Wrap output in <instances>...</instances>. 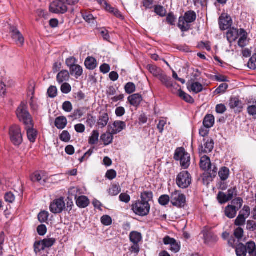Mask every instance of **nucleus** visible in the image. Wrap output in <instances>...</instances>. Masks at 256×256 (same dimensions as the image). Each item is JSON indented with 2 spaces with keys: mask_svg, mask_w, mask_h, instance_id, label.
<instances>
[{
  "mask_svg": "<svg viewBox=\"0 0 256 256\" xmlns=\"http://www.w3.org/2000/svg\"><path fill=\"white\" fill-rule=\"evenodd\" d=\"M106 10L108 11H109L111 13H112L117 18H123V16L122 15L120 12L118 10L111 7L110 6H108V8Z\"/></svg>",
  "mask_w": 256,
  "mask_h": 256,
  "instance_id": "54",
  "label": "nucleus"
},
{
  "mask_svg": "<svg viewBox=\"0 0 256 256\" xmlns=\"http://www.w3.org/2000/svg\"><path fill=\"white\" fill-rule=\"evenodd\" d=\"M76 203L78 207L84 208L88 206L90 202L86 196H80L76 199Z\"/></svg>",
  "mask_w": 256,
  "mask_h": 256,
  "instance_id": "25",
  "label": "nucleus"
},
{
  "mask_svg": "<svg viewBox=\"0 0 256 256\" xmlns=\"http://www.w3.org/2000/svg\"><path fill=\"white\" fill-rule=\"evenodd\" d=\"M204 143L198 148L200 153H209L214 148V142L212 139H208L206 141L204 140Z\"/></svg>",
  "mask_w": 256,
  "mask_h": 256,
  "instance_id": "13",
  "label": "nucleus"
},
{
  "mask_svg": "<svg viewBox=\"0 0 256 256\" xmlns=\"http://www.w3.org/2000/svg\"><path fill=\"white\" fill-rule=\"evenodd\" d=\"M154 12L160 16L163 17L166 16V10L160 6H156L154 8Z\"/></svg>",
  "mask_w": 256,
  "mask_h": 256,
  "instance_id": "47",
  "label": "nucleus"
},
{
  "mask_svg": "<svg viewBox=\"0 0 256 256\" xmlns=\"http://www.w3.org/2000/svg\"><path fill=\"white\" fill-rule=\"evenodd\" d=\"M142 100V96L138 94H132L128 98V100L130 104L134 106H139Z\"/></svg>",
  "mask_w": 256,
  "mask_h": 256,
  "instance_id": "19",
  "label": "nucleus"
},
{
  "mask_svg": "<svg viewBox=\"0 0 256 256\" xmlns=\"http://www.w3.org/2000/svg\"><path fill=\"white\" fill-rule=\"evenodd\" d=\"M62 109L64 111L70 112L72 110V103L69 101H66L62 104Z\"/></svg>",
  "mask_w": 256,
  "mask_h": 256,
  "instance_id": "57",
  "label": "nucleus"
},
{
  "mask_svg": "<svg viewBox=\"0 0 256 256\" xmlns=\"http://www.w3.org/2000/svg\"><path fill=\"white\" fill-rule=\"evenodd\" d=\"M42 240L45 248L52 246L56 242L54 238H45Z\"/></svg>",
  "mask_w": 256,
  "mask_h": 256,
  "instance_id": "52",
  "label": "nucleus"
},
{
  "mask_svg": "<svg viewBox=\"0 0 256 256\" xmlns=\"http://www.w3.org/2000/svg\"><path fill=\"white\" fill-rule=\"evenodd\" d=\"M146 68L154 76L158 78L163 72V71L160 68H158L154 65L148 64Z\"/></svg>",
  "mask_w": 256,
  "mask_h": 256,
  "instance_id": "23",
  "label": "nucleus"
},
{
  "mask_svg": "<svg viewBox=\"0 0 256 256\" xmlns=\"http://www.w3.org/2000/svg\"><path fill=\"white\" fill-rule=\"evenodd\" d=\"M65 208L66 204L62 198L54 200L50 206V212L56 214L62 212Z\"/></svg>",
  "mask_w": 256,
  "mask_h": 256,
  "instance_id": "9",
  "label": "nucleus"
},
{
  "mask_svg": "<svg viewBox=\"0 0 256 256\" xmlns=\"http://www.w3.org/2000/svg\"><path fill=\"white\" fill-rule=\"evenodd\" d=\"M246 216L241 214H240L235 220V225L237 226H243L246 222Z\"/></svg>",
  "mask_w": 256,
  "mask_h": 256,
  "instance_id": "45",
  "label": "nucleus"
},
{
  "mask_svg": "<svg viewBox=\"0 0 256 256\" xmlns=\"http://www.w3.org/2000/svg\"><path fill=\"white\" fill-rule=\"evenodd\" d=\"M126 93L130 94L136 90V86L132 82H128L124 87Z\"/></svg>",
  "mask_w": 256,
  "mask_h": 256,
  "instance_id": "48",
  "label": "nucleus"
},
{
  "mask_svg": "<svg viewBox=\"0 0 256 256\" xmlns=\"http://www.w3.org/2000/svg\"><path fill=\"white\" fill-rule=\"evenodd\" d=\"M60 90L62 93L68 94L72 90V87L69 84L64 82L62 84Z\"/></svg>",
  "mask_w": 256,
  "mask_h": 256,
  "instance_id": "51",
  "label": "nucleus"
},
{
  "mask_svg": "<svg viewBox=\"0 0 256 256\" xmlns=\"http://www.w3.org/2000/svg\"><path fill=\"white\" fill-rule=\"evenodd\" d=\"M109 121V116L106 112H102L98 120L97 124L100 128L105 127L108 124Z\"/></svg>",
  "mask_w": 256,
  "mask_h": 256,
  "instance_id": "16",
  "label": "nucleus"
},
{
  "mask_svg": "<svg viewBox=\"0 0 256 256\" xmlns=\"http://www.w3.org/2000/svg\"><path fill=\"white\" fill-rule=\"evenodd\" d=\"M176 240L169 236H166L164 238L163 242L164 244L170 245V247L172 246L173 244L176 242Z\"/></svg>",
  "mask_w": 256,
  "mask_h": 256,
  "instance_id": "61",
  "label": "nucleus"
},
{
  "mask_svg": "<svg viewBox=\"0 0 256 256\" xmlns=\"http://www.w3.org/2000/svg\"><path fill=\"white\" fill-rule=\"evenodd\" d=\"M248 66L250 69L256 68V54H254L248 62Z\"/></svg>",
  "mask_w": 256,
  "mask_h": 256,
  "instance_id": "55",
  "label": "nucleus"
},
{
  "mask_svg": "<svg viewBox=\"0 0 256 256\" xmlns=\"http://www.w3.org/2000/svg\"><path fill=\"white\" fill-rule=\"evenodd\" d=\"M84 64L87 68L94 70L96 66V61L94 58L88 57L85 60Z\"/></svg>",
  "mask_w": 256,
  "mask_h": 256,
  "instance_id": "33",
  "label": "nucleus"
},
{
  "mask_svg": "<svg viewBox=\"0 0 256 256\" xmlns=\"http://www.w3.org/2000/svg\"><path fill=\"white\" fill-rule=\"evenodd\" d=\"M48 94L50 98H55L57 95V88L56 86H50L48 90Z\"/></svg>",
  "mask_w": 256,
  "mask_h": 256,
  "instance_id": "53",
  "label": "nucleus"
},
{
  "mask_svg": "<svg viewBox=\"0 0 256 256\" xmlns=\"http://www.w3.org/2000/svg\"><path fill=\"white\" fill-rule=\"evenodd\" d=\"M219 24L222 30L228 29L232 24L231 18L226 14H222L219 18Z\"/></svg>",
  "mask_w": 256,
  "mask_h": 256,
  "instance_id": "12",
  "label": "nucleus"
},
{
  "mask_svg": "<svg viewBox=\"0 0 256 256\" xmlns=\"http://www.w3.org/2000/svg\"><path fill=\"white\" fill-rule=\"evenodd\" d=\"M130 238L134 244H138L142 240V234L136 232H132L130 234Z\"/></svg>",
  "mask_w": 256,
  "mask_h": 256,
  "instance_id": "34",
  "label": "nucleus"
},
{
  "mask_svg": "<svg viewBox=\"0 0 256 256\" xmlns=\"http://www.w3.org/2000/svg\"><path fill=\"white\" fill-rule=\"evenodd\" d=\"M228 88V84H222L216 90L214 93L215 94H220L224 93Z\"/></svg>",
  "mask_w": 256,
  "mask_h": 256,
  "instance_id": "49",
  "label": "nucleus"
},
{
  "mask_svg": "<svg viewBox=\"0 0 256 256\" xmlns=\"http://www.w3.org/2000/svg\"><path fill=\"white\" fill-rule=\"evenodd\" d=\"M132 210L134 212L139 216H147L150 210L149 203L143 202L140 200L135 201L132 206Z\"/></svg>",
  "mask_w": 256,
  "mask_h": 256,
  "instance_id": "4",
  "label": "nucleus"
},
{
  "mask_svg": "<svg viewBox=\"0 0 256 256\" xmlns=\"http://www.w3.org/2000/svg\"><path fill=\"white\" fill-rule=\"evenodd\" d=\"M114 134H112V132L110 131V132H106L102 134L101 136V139L104 142L105 146L110 144L112 142L113 140V135Z\"/></svg>",
  "mask_w": 256,
  "mask_h": 256,
  "instance_id": "30",
  "label": "nucleus"
},
{
  "mask_svg": "<svg viewBox=\"0 0 256 256\" xmlns=\"http://www.w3.org/2000/svg\"><path fill=\"white\" fill-rule=\"evenodd\" d=\"M158 79L160 80L161 82L165 86L168 88L173 93L174 92V89L176 86H179L176 83H174L172 80V78L168 76L164 72L160 76Z\"/></svg>",
  "mask_w": 256,
  "mask_h": 256,
  "instance_id": "11",
  "label": "nucleus"
},
{
  "mask_svg": "<svg viewBox=\"0 0 256 256\" xmlns=\"http://www.w3.org/2000/svg\"><path fill=\"white\" fill-rule=\"evenodd\" d=\"M224 212L226 216L228 218H232L236 216L237 210L235 206L228 205L226 208Z\"/></svg>",
  "mask_w": 256,
  "mask_h": 256,
  "instance_id": "22",
  "label": "nucleus"
},
{
  "mask_svg": "<svg viewBox=\"0 0 256 256\" xmlns=\"http://www.w3.org/2000/svg\"><path fill=\"white\" fill-rule=\"evenodd\" d=\"M214 124V117L212 114H207L204 118L203 124L206 128H212Z\"/></svg>",
  "mask_w": 256,
  "mask_h": 256,
  "instance_id": "24",
  "label": "nucleus"
},
{
  "mask_svg": "<svg viewBox=\"0 0 256 256\" xmlns=\"http://www.w3.org/2000/svg\"><path fill=\"white\" fill-rule=\"evenodd\" d=\"M218 198L219 200V202L220 204H224L226 202H228V200H226L228 198V196L227 194H226L225 193L223 192H219L218 195Z\"/></svg>",
  "mask_w": 256,
  "mask_h": 256,
  "instance_id": "50",
  "label": "nucleus"
},
{
  "mask_svg": "<svg viewBox=\"0 0 256 256\" xmlns=\"http://www.w3.org/2000/svg\"><path fill=\"white\" fill-rule=\"evenodd\" d=\"M174 158L176 160L180 161V165L184 169L188 168L190 165V154L183 148H179L176 150Z\"/></svg>",
  "mask_w": 256,
  "mask_h": 256,
  "instance_id": "3",
  "label": "nucleus"
},
{
  "mask_svg": "<svg viewBox=\"0 0 256 256\" xmlns=\"http://www.w3.org/2000/svg\"><path fill=\"white\" fill-rule=\"evenodd\" d=\"M50 10L54 14H64L68 8L64 0H54L50 6Z\"/></svg>",
  "mask_w": 256,
  "mask_h": 256,
  "instance_id": "8",
  "label": "nucleus"
},
{
  "mask_svg": "<svg viewBox=\"0 0 256 256\" xmlns=\"http://www.w3.org/2000/svg\"><path fill=\"white\" fill-rule=\"evenodd\" d=\"M191 182V176L187 171L180 172L177 176L176 182L178 186L181 188H188Z\"/></svg>",
  "mask_w": 256,
  "mask_h": 256,
  "instance_id": "7",
  "label": "nucleus"
},
{
  "mask_svg": "<svg viewBox=\"0 0 256 256\" xmlns=\"http://www.w3.org/2000/svg\"><path fill=\"white\" fill-rule=\"evenodd\" d=\"M55 126L58 129H64L67 124L66 118L63 116H59L56 119Z\"/></svg>",
  "mask_w": 256,
  "mask_h": 256,
  "instance_id": "28",
  "label": "nucleus"
},
{
  "mask_svg": "<svg viewBox=\"0 0 256 256\" xmlns=\"http://www.w3.org/2000/svg\"><path fill=\"white\" fill-rule=\"evenodd\" d=\"M101 222L105 226H110L112 223V220L110 216L105 215L102 217Z\"/></svg>",
  "mask_w": 256,
  "mask_h": 256,
  "instance_id": "58",
  "label": "nucleus"
},
{
  "mask_svg": "<svg viewBox=\"0 0 256 256\" xmlns=\"http://www.w3.org/2000/svg\"><path fill=\"white\" fill-rule=\"evenodd\" d=\"M200 166L202 170H209L212 166L210 158L206 156H202L200 160Z\"/></svg>",
  "mask_w": 256,
  "mask_h": 256,
  "instance_id": "18",
  "label": "nucleus"
},
{
  "mask_svg": "<svg viewBox=\"0 0 256 256\" xmlns=\"http://www.w3.org/2000/svg\"><path fill=\"white\" fill-rule=\"evenodd\" d=\"M113 128L112 130V134H116L126 128L125 122L122 121H115L113 124Z\"/></svg>",
  "mask_w": 256,
  "mask_h": 256,
  "instance_id": "15",
  "label": "nucleus"
},
{
  "mask_svg": "<svg viewBox=\"0 0 256 256\" xmlns=\"http://www.w3.org/2000/svg\"><path fill=\"white\" fill-rule=\"evenodd\" d=\"M48 216L49 214L48 212L46 211L41 212L38 215V220L40 222H45L48 220Z\"/></svg>",
  "mask_w": 256,
  "mask_h": 256,
  "instance_id": "46",
  "label": "nucleus"
},
{
  "mask_svg": "<svg viewBox=\"0 0 256 256\" xmlns=\"http://www.w3.org/2000/svg\"><path fill=\"white\" fill-rule=\"evenodd\" d=\"M17 116L26 126L28 138L31 142H34L37 137V132L33 128L32 118L27 110L26 104L22 102L16 110Z\"/></svg>",
  "mask_w": 256,
  "mask_h": 256,
  "instance_id": "1",
  "label": "nucleus"
},
{
  "mask_svg": "<svg viewBox=\"0 0 256 256\" xmlns=\"http://www.w3.org/2000/svg\"><path fill=\"white\" fill-rule=\"evenodd\" d=\"M236 252L237 256H246L247 251L246 245L242 243L238 244L236 247Z\"/></svg>",
  "mask_w": 256,
  "mask_h": 256,
  "instance_id": "32",
  "label": "nucleus"
},
{
  "mask_svg": "<svg viewBox=\"0 0 256 256\" xmlns=\"http://www.w3.org/2000/svg\"><path fill=\"white\" fill-rule=\"evenodd\" d=\"M60 139L63 142H68L70 139V135L68 131L64 130L60 136Z\"/></svg>",
  "mask_w": 256,
  "mask_h": 256,
  "instance_id": "56",
  "label": "nucleus"
},
{
  "mask_svg": "<svg viewBox=\"0 0 256 256\" xmlns=\"http://www.w3.org/2000/svg\"><path fill=\"white\" fill-rule=\"evenodd\" d=\"M247 110L248 114L256 118V104L250 106Z\"/></svg>",
  "mask_w": 256,
  "mask_h": 256,
  "instance_id": "60",
  "label": "nucleus"
},
{
  "mask_svg": "<svg viewBox=\"0 0 256 256\" xmlns=\"http://www.w3.org/2000/svg\"><path fill=\"white\" fill-rule=\"evenodd\" d=\"M170 202V196L166 194L161 196L158 199V202L162 206H166Z\"/></svg>",
  "mask_w": 256,
  "mask_h": 256,
  "instance_id": "42",
  "label": "nucleus"
},
{
  "mask_svg": "<svg viewBox=\"0 0 256 256\" xmlns=\"http://www.w3.org/2000/svg\"><path fill=\"white\" fill-rule=\"evenodd\" d=\"M186 202L185 196L179 190H175L170 194V202L173 206L183 208Z\"/></svg>",
  "mask_w": 256,
  "mask_h": 256,
  "instance_id": "6",
  "label": "nucleus"
},
{
  "mask_svg": "<svg viewBox=\"0 0 256 256\" xmlns=\"http://www.w3.org/2000/svg\"><path fill=\"white\" fill-rule=\"evenodd\" d=\"M121 191V188L116 185L112 186L109 189L108 193L112 196L118 195Z\"/></svg>",
  "mask_w": 256,
  "mask_h": 256,
  "instance_id": "44",
  "label": "nucleus"
},
{
  "mask_svg": "<svg viewBox=\"0 0 256 256\" xmlns=\"http://www.w3.org/2000/svg\"><path fill=\"white\" fill-rule=\"evenodd\" d=\"M84 19L92 26H95L96 20L94 16L91 14H83Z\"/></svg>",
  "mask_w": 256,
  "mask_h": 256,
  "instance_id": "43",
  "label": "nucleus"
},
{
  "mask_svg": "<svg viewBox=\"0 0 256 256\" xmlns=\"http://www.w3.org/2000/svg\"><path fill=\"white\" fill-rule=\"evenodd\" d=\"M218 175L222 180H226L228 178L230 175L229 169L226 167H222L220 170Z\"/></svg>",
  "mask_w": 256,
  "mask_h": 256,
  "instance_id": "37",
  "label": "nucleus"
},
{
  "mask_svg": "<svg viewBox=\"0 0 256 256\" xmlns=\"http://www.w3.org/2000/svg\"><path fill=\"white\" fill-rule=\"evenodd\" d=\"M236 188L234 187L232 188L229 189L228 191V198L226 200H231L234 196L236 195Z\"/></svg>",
  "mask_w": 256,
  "mask_h": 256,
  "instance_id": "64",
  "label": "nucleus"
},
{
  "mask_svg": "<svg viewBox=\"0 0 256 256\" xmlns=\"http://www.w3.org/2000/svg\"><path fill=\"white\" fill-rule=\"evenodd\" d=\"M10 32L12 35V38L15 41L18 45L22 46L24 45V39L18 28L14 26H10Z\"/></svg>",
  "mask_w": 256,
  "mask_h": 256,
  "instance_id": "10",
  "label": "nucleus"
},
{
  "mask_svg": "<svg viewBox=\"0 0 256 256\" xmlns=\"http://www.w3.org/2000/svg\"><path fill=\"white\" fill-rule=\"evenodd\" d=\"M70 72L66 70L60 71L56 76V80L58 83L60 84L64 82H66L69 80Z\"/></svg>",
  "mask_w": 256,
  "mask_h": 256,
  "instance_id": "20",
  "label": "nucleus"
},
{
  "mask_svg": "<svg viewBox=\"0 0 256 256\" xmlns=\"http://www.w3.org/2000/svg\"><path fill=\"white\" fill-rule=\"evenodd\" d=\"M178 92L179 96L186 102L190 104H192L194 102V98L190 95L186 94L181 90H179Z\"/></svg>",
  "mask_w": 256,
  "mask_h": 256,
  "instance_id": "38",
  "label": "nucleus"
},
{
  "mask_svg": "<svg viewBox=\"0 0 256 256\" xmlns=\"http://www.w3.org/2000/svg\"><path fill=\"white\" fill-rule=\"evenodd\" d=\"M44 172H36L30 176L32 181L35 182H40L41 184H44L47 180L46 177L44 176Z\"/></svg>",
  "mask_w": 256,
  "mask_h": 256,
  "instance_id": "14",
  "label": "nucleus"
},
{
  "mask_svg": "<svg viewBox=\"0 0 256 256\" xmlns=\"http://www.w3.org/2000/svg\"><path fill=\"white\" fill-rule=\"evenodd\" d=\"M234 235L238 240L242 238L244 235L243 229L240 227L237 228L234 230Z\"/></svg>",
  "mask_w": 256,
  "mask_h": 256,
  "instance_id": "62",
  "label": "nucleus"
},
{
  "mask_svg": "<svg viewBox=\"0 0 256 256\" xmlns=\"http://www.w3.org/2000/svg\"><path fill=\"white\" fill-rule=\"evenodd\" d=\"M246 247L250 256H256V244L254 242H248L246 244Z\"/></svg>",
  "mask_w": 256,
  "mask_h": 256,
  "instance_id": "21",
  "label": "nucleus"
},
{
  "mask_svg": "<svg viewBox=\"0 0 256 256\" xmlns=\"http://www.w3.org/2000/svg\"><path fill=\"white\" fill-rule=\"evenodd\" d=\"M240 35L242 36L238 42L240 47L244 48L247 44V34L244 29L240 30Z\"/></svg>",
  "mask_w": 256,
  "mask_h": 256,
  "instance_id": "27",
  "label": "nucleus"
},
{
  "mask_svg": "<svg viewBox=\"0 0 256 256\" xmlns=\"http://www.w3.org/2000/svg\"><path fill=\"white\" fill-rule=\"evenodd\" d=\"M120 200L124 202L128 203L130 200V196L126 193H122L119 196Z\"/></svg>",
  "mask_w": 256,
  "mask_h": 256,
  "instance_id": "63",
  "label": "nucleus"
},
{
  "mask_svg": "<svg viewBox=\"0 0 256 256\" xmlns=\"http://www.w3.org/2000/svg\"><path fill=\"white\" fill-rule=\"evenodd\" d=\"M196 18L194 12L190 10L186 12L184 16L179 18L178 26L182 32H186L190 28V24L194 22Z\"/></svg>",
  "mask_w": 256,
  "mask_h": 256,
  "instance_id": "2",
  "label": "nucleus"
},
{
  "mask_svg": "<svg viewBox=\"0 0 256 256\" xmlns=\"http://www.w3.org/2000/svg\"><path fill=\"white\" fill-rule=\"evenodd\" d=\"M153 197V194L152 192L146 191L141 194L140 201L143 202L148 203L150 201Z\"/></svg>",
  "mask_w": 256,
  "mask_h": 256,
  "instance_id": "35",
  "label": "nucleus"
},
{
  "mask_svg": "<svg viewBox=\"0 0 256 256\" xmlns=\"http://www.w3.org/2000/svg\"><path fill=\"white\" fill-rule=\"evenodd\" d=\"M99 132L97 130H94L89 138L88 142L90 144H96L98 140Z\"/></svg>",
  "mask_w": 256,
  "mask_h": 256,
  "instance_id": "39",
  "label": "nucleus"
},
{
  "mask_svg": "<svg viewBox=\"0 0 256 256\" xmlns=\"http://www.w3.org/2000/svg\"><path fill=\"white\" fill-rule=\"evenodd\" d=\"M240 34V32L236 28H230L227 32L226 37L227 40L230 43L235 41L238 38Z\"/></svg>",
  "mask_w": 256,
  "mask_h": 256,
  "instance_id": "17",
  "label": "nucleus"
},
{
  "mask_svg": "<svg viewBox=\"0 0 256 256\" xmlns=\"http://www.w3.org/2000/svg\"><path fill=\"white\" fill-rule=\"evenodd\" d=\"M229 106L231 108H237L238 110L242 108V102L236 98H232L230 100Z\"/></svg>",
  "mask_w": 256,
  "mask_h": 256,
  "instance_id": "31",
  "label": "nucleus"
},
{
  "mask_svg": "<svg viewBox=\"0 0 256 256\" xmlns=\"http://www.w3.org/2000/svg\"><path fill=\"white\" fill-rule=\"evenodd\" d=\"M246 228L250 231L256 230V222L254 220H248L246 223Z\"/></svg>",
  "mask_w": 256,
  "mask_h": 256,
  "instance_id": "59",
  "label": "nucleus"
},
{
  "mask_svg": "<svg viewBox=\"0 0 256 256\" xmlns=\"http://www.w3.org/2000/svg\"><path fill=\"white\" fill-rule=\"evenodd\" d=\"M68 194L70 196L74 198L76 200L80 194V190L76 187L72 188L69 190Z\"/></svg>",
  "mask_w": 256,
  "mask_h": 256,
  "instance_id": "41",
  "label": "nucleus"
},
{
  "mask_svg": "<svg viewBox=\"0 0 256 256\" xmlns=\"http://www.w3.org/2000/svg\"><path fill=\"white\" fill-rule=\"evenodd\" d=\"M45 249L42 240L37 241L35 242L34 244V251L36 254H38L41 250H43Z\"/></svg>",
  "mask_w": 256,
  "mask_h": 256,
  "instance_id": "40",
  "label": "nucleus"
},
{
  "mask_svg": "<svg viewBox=\"0 0 256 256\" xmlns=\"http://www.w3.org/2000/svg\"><path fill=\"white\" fill-rule=\"evenodd\" d=\"M70 74L72 76H74L77 78L78 77L80 76L83 72V70L82 68L78 65L76 64L74 66L70 68Z\"/></svg>",
  "mask_w": 256,
  "mask_h": 256,
  "instance_id": "26",
  "label": "nucleus"
},
{
  "mask_svg": "<svg viewBox=\"0 0 256 256\" xmlns=\"http://www.w3.org/2000/svg\"><path fill=\"white\" fill-rule=\"evenodd\" d=\"M204 239L206 243L216 242L218 240V237L211 232H206L204 234Z\"/></svg>",
  "mask_w": 256,
  "mask_h": 256,
  "instance_id": "36",
  "label": "nucleus"
},
{
  "mask_svg": "<svg viewBox=\"0 0 256 256\" xmlns=\"http://www.w3.org/2000/svg\"><path fill=\"white\" fill-rule=\"evenodd\" d=\"M188 88L190 91H192L195 94L200 92L203 90L202 84L198 82L192 83L190 86H188Z\"/></svg>",
  "mask_w": 256,
  "mask_h": 256,
  "instance_id": "29",
  "label": "nucleus"
},
{
  "mask_svg": "<svg viewBox=\"0 0 256 256\" xmlns=\"http://www.w3.org/2000/svg\"><path fill=\"white\" fill-rule=\"evenodd\" d=\"M10 136L12 142L15 146H19L22 142V136L20 128L17 125H14L10 128Z\"/></svg>",
  "mask_w": 256,
  "mask_h": 256,
  "instance_id": "5",
  "label": "nucleus"
}]
</instances>
